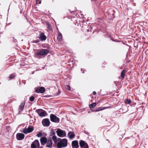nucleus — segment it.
Instances as JSON below:
<instances>
[{
    "instance_id": "4be33fe9",
    "label": "nucleus",
    "mask_w": 148,
    "mask_h": 148,
    "mask_svg": "<svg viewBox=\"0 0 148 148\" xmlns=\"http://www.w3.org/2000/svg\"><path fill=\"white\" fill-rule=\"evenodd\" d=\"M62 38V35L61 33H59L58 35L57 39L58 41H61Z\"/></svg>"
},
{
    "instance_id": "0eeeda50",
    "label": "nucleus",
    "mask_w": 148,
    "mask_h": 148,
    "mask_svg": "<svg viewBox=\"0 0 148 148\" xmlns=\"http://www.w3.org/2000/svg\"><path fill=\"white\" fill-rule=\"evenodd\" d=\"M42 123L44 126L48 127L50 123L49 119H45L42 120Z\"/></svg>"
},
{
    "instance_id": "ddd939ff",
    "label": "nucleus",
    "mask_w": 148,
    "mask_h": 148,
    "mask_svg": "<svg viewBox=\"0 0 148 148\" xmlns=\"http://www.w3.org/2000/svg\"><path fill=\"white\" fill-rule=\"evenodd\" d=\"M71 145L73 148H78L79 147L78 141L77 140L73 141Z\"/></svg>"
},
{
    "instance_id": "20e7f679",
    "label": "nucleus",
    "mask_w": 148,
    "mask_h": 148,
    "mask_svg": "<svg viewBox=\"0 0 148 148\" xmlns=\"http://www.w3.org/2000/svg\"><path fill=\"white\" fill-rule=\"evenodd\" d=\"M56 132L57 135L60 137H64L66 136V132L61 129H58Z\"/></svg>"
},
{
    "instance_id": "412c9836",
    "label": "nucleus",
    "mask_w": 148,
    "mask_h": 148,
    "mask_svg": "<svg viewBox=\"0 0 148 148\" xmlns=\"http://www.w3.org/2000/svg\"><path fill=\"white\" fill-rule=\"evenodd\" d=\"M52 139L55 144H56L58 142V140L56 136L55 135L53 136Z\"/></svg>"
},
{
    "instance_id": "423d86ee",
    "label": "nucleus",
    "mask_w": 148,
    "mask_h": 148,
    "mask_svg": "<svg viewBox=\"0 0 148 148\" xmlns=\"http://www.w3.org/2000/svg\"><path fill=\"white\" fill-rule=\"evenodd\" d=\"M36 112L41 117L45 116L46 113V111L41 109H37Z\"/></svg>"
},
{
    "instance_id": "2f4dec72",
    "label": "nucleus",
    "mask_w": 148,
    "mask_h": 148,
    "mask_svg": "<svg viewBox=\"0 0 148 148\" xmlns=\"http://www.w3.org/2000/svg\"><path fill=\"white\" fill-rule=\"evenodd\" d=\"M66 89H68L69 90L70 89V86L69 85H66Z\"/></svg>"
},
{
    "instance_id": "f03ea898",
    "label": "nucleus",
    "mask_w": 148,
    "mask_h": 148,
    "mask_svg": "<svg viewBox=\"0 0 148 148\" xmlns=\"http://www.w3.org/2000/svg\"><path fill=\"white\" fill-rule=\"evenodd\" d=\"M68 141L66 139L64 138L58 142L57 144L58 148H62L66 147L67 145Z\"/></svg>"
},
{
    "instance_id": "f3484780",
    "label": "nucleus",
    "mask_w": 148,
    "mask_h": 148,
    "mask_svg": "<svg viewBox=\"0 0 148 148\" xmlns=\"http://www.w3.org/2000/svg\"><path fill=\"white\" fill-rule=\"evenodd\" d=\"M68 136L70 139L73 138L75 136V134L71 132H69L68 134Z\"/></svg>"
},
{
    "instance_id": "6e6552de",
    "label": "nucleus",
    "mask_w": 148,
    "mask_h": 148,
    "mask_svg": "<svg viewBox=\"0 0 148 148\" xmlns=\"http://www.w3.org/2000/svg\"><path fill=\"white\" fill-rule=\"evenodd\" d=\"M79 144L81 148H88V144L83 140H80Z\"/></svg>"
},
{
    "instance_id": "473e14b6",
    "label": "nucleus",
    "mask_w": 148,
    "mask_h": 148,
    "mask_svg": "<svg viewBox=\"0 0 148 148\" xmlns=\"http://www.w3.org/2000/svg\"><path fill=\"white\" fill-rule=\"evenodd\" d=\"M96 94V92L95 91H93V95H95Z\"/></svg>"
},
{
    "instance_id": "bb28decb",
    "label": "nucleus",
    "mask_w": 148,
    "mask_h": 148,
    "mask_svg": "<svg viewBox=\"0 0 148 148\" xmlns=\"http://www.w3.org/2000/svg\"><path fill=\"white\" fill-rule=\"evenodd\" d=\"M36 144H34L33 142L31 145V148H36Z\"/></svg>"
},
{
    "instance_id": "4468645a",
    "label": "nucleus",
    "mask_w": 148,
    "mask_h": 148,
    "mask_svg": "<svg viewBox=\"0 0 148 148\" xmlns=\"http://www.w3.org/2000/svg\"><path fill=\"white\" fill-rule=\"evenodd\" d=\"M39 38L41 41H45L47 39V37L45 35L44 33H41L39 34Z\"/></svg>"
},
{
    "instance_id": "7ed1b4c3",
    "label": "nucleus",
    "mask_w": 148,
    "mask_h": 148,
    "mask_svg": "<svg viewBox=\"0 0 148 148\" xmlns=\"http://www.w3.org/2000/svg\"><path fill=\"white\" fill-rule=\"evenodd\" d=\"M34 130V127L31 125H29L27 128H24L23 129L22 132L26 134L28 133H30L32 132Z\"/></svg>"
},
{
    "instance_id": "6ab92c4d",
    "label": "nucleus",
    "mask_w": 148,
    "mask_h": 148,
    "mask_svg": "<svg viewBox=\"0 0 148 148\" xmlns=\"http://www.w3.org/2000/svg\"><path fill=\"white\" fill-rule=\"evenodd\" d=\"M108 108V107H98L97 109H96L95 111H99L103 110L106 108Z\"/></svg>"
},
{
    "instance_id": "b1692460",
    "label": "nucleus",
    "mask_w": 148,
    "mask_h": 148,
    "mask_svg": "<svg viewBox=\"0 0 148 148\" xmlns=\"http://www.w3.org/2000/svg\"><path fill=\"white\" fill-rule=\"evenodd\" d=\"M124 101L126 104H130L131 102V100L128 99L125 100Z\"/></svg>"
},
{
    "instance_id": "a878e982",
    "label": "nucleus",
    "mask_w": 148,
    "mask_h": 148,
    "mask_svg": "<svg viewBox=\"0 0 148 148\" xmlns=\"http://www.w3.org/2000/svg\"><path fill=\"white\" fill-rule=\"evenodd\" d=\"M47 28L49 29L50 30H51L52 29V27L51 26L50 24L49 23H47Z\"/></svg>"
},
{
    "instance_id": "2eb2a0df",
    "label": "nucleus",
    "mask_w": 148,
    "mask_h": 148,
    "mask_svg": "<svg viewBox=\"0 0 148 148\" xmlns=\"http://www.w3.org/2000/svg\"><path fill=\"white\" fill-rule=\"evenodd\" d=\"M128 70L127 68H125L123 70L121 74V76L122 78V79H123L125 77V76L126 73L127 72Z\"/></svg>"
},
{
    "instance_id": "c85d7f7f",
    "label": "nucleus",
    "mask_w": 148,
    "mask_h": 148,
    "mask_svg": "<svg viewBox=\"0 0 148 148\" xmlns=\"http://www.w3.org/2000/svg\"><path fill=\"white\" fill-rule=\"evenodd\" d=\"M51 133L53 135H55V132L53 129H51Z\"/></svg>"
},
{
    "instance_id": "f257e3e1",
    "label": "nucleus",
    "mask_w": 148,
    "mask_h": 148,
    "mask_svg": "<svg viewBox=\"0 0 148 148\" xmlns=\"http://www.w3.org/2000/svg\"><path fill=\"white\" fill-rule=\"evenodd\" d=\"M49 52V50L47 49H39L37 50L35 53V56L36 58L40 59L41 56H46Z\"/></svg>"
},
{
    "instance_id": "dca6fc26",
    "label": "nucleus",
    "mask_w": 148,
    "mask_h": 148,
    "mask_svg": "<svg viewBox=\"0 0 148 148\" xmlns=\"http://www.w3.org/2000/svg\"><path fill=\"white\" fill-rule=\"evenodd\" d=\"M47 143V147H52V142L51 138H48Z\"/></svg>"
},
{
    "instance_id": "1a4fd4ad",
    "label": "nucleus",
    "mask_w": 148,
    "mask_h": 148,
    "mask_svg": "<svg viewBox=\"0 0 148 148\" xmlns=\"http://www.w3.org/2000/svg\"><path fill=\"white\" fill-rule=\"evenodd\" d=\"M45 89L44 87H38L36 88L35 90V92L38 93H43L45 91Z\"/></svg>"
},
{
    "instance_id": "f8f14e48",
    "label": "nucleus",
    "mask_w": 148,
    "mask_h": 148,
    "mask_svg": "<svg viewBox=\"0 0 148 148\" xmlns=\"http://www.w3.org/2000/svg\"><path fill=\"white\" fill-rule=\"evenodd\" d=\"M47 138L45 137H43L41 138L40 139V142L41 144L42 145H44L47 143Z\"/></svg>"
},
{
    "instance_id": "7c9ffc66",
    "label": "nucleus",
    "mask_w": 148,
    "mask_h": 148,
    "mask_svg": "<svg viewBox=\"0 0 148 148\" xmlns=\"http://www.w3.org/2000/svg\"><path fill=\"white\" fill-rule=\"evenodd\" d=\"M34 99L35 98L33 96H31L29 100L31 101H34Z\"/></svg>"
},
{
    "instance_id": "9d476101",
    "label": "nucleus",
    "mask_w": 148,
    "mask_h": 148,
    "mask_svg": "<svg viewBox=\"0 0 148 148\" xmlns=\"http://www.w3.org/2000/svg\"><path fill=\"white\" fill-rule=\"evenodd\" d=\"M25 100L24 101L21 103L19 106L18 109L19 112H21L24 110L25 104Z\"/></svg>"
},
{
    "instance_id": "5701e85b",
    "label": "nucleus",
    "mask_w": 148,
    "mask_h": 148,
    "mask_svg": "<svg viewBox=\"0 0 148 148\" xmlns=\"http://www.w3.org/2000/svg\"><path fill=\"white\" fill-rule=\"evenodd\" d=\"M34 144H36V145L37 147L38 146H40V143L38 140H36L34 141Z\"/></svg>"
},
{
    "instance_id": "a211bd4d",
    "label": "nucleus",
    "mask_w": 148,
    "mask_h": 148,
    "mask_svg": "<svg viewBox=\"0 0 148 148\" xmlns=\"http://www.w3.org/2000/svg\"><path fill=\"white\" fill-rule=\"evenodd\" d=\"M16 76V75L15 73H13L10 74L8 78L10 79H11L15 78Z\"/></svg>"
},
{
    "instance_id": "72a5a7b5",
    "label": "nucleus",
    "mask_w": 148,
    "mask_h": 148,
    "mask_svg": "<svg viewBox=\"0 0 148 148\" xmlns=\"http://www.w3.org/2000/svg\"><path fill=\"white\" fill-rule=\"evenodd\" d=\"M37 147H38V148H43L42 147H40V146H38Z\"/></svg>"
},
{
    "instance_id": "f704fd0d",
    "label": "nucleus",
    "mask_w": 148,
    "mask_h": 148,
    "mask_svg": "<svg viewBox=\"0 0 148 148\" xmlns=\"http://www.w3.org/2000/svg\"><path fill=\"white\" fill-rule=\"evenodd\" d=\"M57 140H62V139L60 138H59L58 139H57Z\"/></svg>"
},
{
    "instance_id": "aec40b11",
    "label": "nucleus",
    "mask_w": 148,
    "mask_h": 148,
    "mask_svg": "<svg viewBox=\"0 0 148 148\" xmlns=\"http://www.w3.org/2000/svg\"><path fill=\"white\" fill-rule=\"evenodd\" d=\"M97 105L96 103H93L89 105V107L90 108L92 109L95 107Z\"/></svg>"
},
{
    "instance_id": "cd10ccee",
    "label": "nucleus",
    "mask_w": 148,
    "mask_h": 148,
    "mask_svg": "<svg viewBox=\"0 0 148 148\" xmlns=\"http://www.w3.org/2000/svg\"><path fill=\"white\" fill-rule=\"evenodd\" d=\"M40 42V40L39 39H37L36 40H34L32 41L33 43H38Z\"/></svg>"
},
{
    "instance_id": "9b49d317",
    "label": "nucleus",
    "mask_w": 148,
    "mask_h": 148,
    "mask_svg": "<svg viewBox=\"0 0 148 148\" xmlns=\"http://www.w3.org/2000/svg\"><path fill=\"white\" fill-rule=\"evenodd\" d=\"M25 137V135L22 133H18L16 135V138L18 140H21L23 139Z\"/></svg>"
},
{
    "instance_id": "39448f33",
    "label": "nucleus",
    "mask_w": 148,
    "mask_h": 148,
    "mask_svg": "<svg viewBox=\"0 0 148 148\" xmlns=\"http://www.w3.org/2000/svg\"><path fill=\"white\" fill-rule=\"evenodd\" d=\"M50 119L51 121L52 122L59 123L60 122L59 118L53 114H50Z\"/></svg>"
},
{
    "instance_id": "c756f323",
    "label": "nucleus",
    "mask_w": 148,
    "mask_h": 148,
    "mask_svg": "<svg viewBox=\"0 0 148 148\" xmlns=\"http://www.w3.org/2000/svg\"><path fill=\"white\" fill-rule=\"evenodd\" d=\"M37 136L39 137H41L42 136V134L40 133H39L37 134Z\"/></svg>"
},
{
    "instance_id": "393cba45",
    "label": "nucleus",
    "mask_w": 148,
    "mask_h": 148,
    "mask_svg": "<svg viewBox=\"0 0 148 148\" xmlns=\"http://www.w3.org/2000/svg\"><path fill=\"white\" fill-rule=\"evenodd\" d=\"M124 108H126V109L127 108V107L126 106L124 105V106H122L121 109H122L123 111V112H125L127 111V109H126V110H124Z\"/></svg>"
}]
</instances>
